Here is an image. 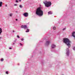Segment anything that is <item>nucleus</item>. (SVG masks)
Wrapping results in <instances>:
<instances>
[{"label": "nucleus", "instance_id": "f03ea898", "mask_svg": "<svg viewBox=\"0 0 75 75\" xmlns=\"http://www.w3.org/2000/svg\"><path fill=\"white\" fill-rule=\"evenodd\" d=\"M63 42L66 44L68 46L69 48H70L71 47V41L67 38H65L63 39Z\"/></svg>", "mask_w": 75, "mask_h": 75}, {"label": "nucleus", "instance_id": "a878e982", "mask_svg": "<svg viewBox=\"0 0 75 75\" xmlns=\"http://www.w3.org/2000/svg\"><path fill=\"white\" fill-rule=\"evenodd\" d=\"M16 3H18V1L17 0H16Z\"/></svg>", "mask_w": 75, "mask_h": 75}, {"label": "nucleus", "instance_id": "7c9ffc66", "mask_svg": "<svg viewBox=\"0 0 75 75\" xmlns=\"http://www.w3.org/2000/svg\"><path fill=\"white\" fill-rule=\"evenodd\" d=\"M16 21H18V19H16Z\"/></svg>", "mask_w": 75, "mask_h": 75}, {"label": "nucleus", "instance_id": "473e14b6", "mask_svg": "<svg viewBox=\"0 0 75 75\" xmlns=\"http://www.w3.org/2000/svg\"><path fill=\"white\" fill-rule=\"evenodd\" d=\"M14 32H15V31L14 30H13V33H14Z\"/></svg>", "mask_w": 75, "mask_h": 75}, {"label": "nucleus", "instance_id": "f8f14e48", "mask_svg": "<svg viewBox=\"0 0 75 75\" xmlns=\"http://www.w3.org/2000/svg\"><path fill=\"white\" fill-rule=\"evenodd\" d=\"M1 33H2V29H1V28H0V35H1Z\"/></svg>", "mask_w": 75, "mask_h": 75}, {"label": "nucleus", "instance_id": "cd10ccee", "mask_svg": "<svg viewBox=\"0 0 75 75\" xmlns=\"http://www.w3.org/2000/svg\"><path fill=\"white\" fill-rule=\"evenodd\" d=\"M9 49L10 50H11V49H12V48H11V47H10L9 48Z\"/></svg>", "mask_w": 75, "mask_h": 75}, {"label": "nucleus", "instance_id": "20e7f679", "mask_svg": "<svg viewBox=\"0 0 75 75\" xmlns=\"http://www.w3.org/2000/svg\"><path fill=\"white\" fill-rule=\"evenodd\" d=\"M66 54L67 57L69 56V48H67L66 50Z\"/></svg>", "mask_w": 75, "mask_h": 75}, {"label": "nucleus", "instance_id": "2eb2a0df", "mask_svg": "<svg viewBox=\"0 0 75 75\" xmlns=\"http://www.w3.org/2000/svg\"><path fill=\"white\" fill-rule=\"evenodd\" d=\"M19 7L20 8H22L23 7V6L21 5H19Z\"/></svg>", "mask_w": 75, "mask_h": 75}, {"label": "nucleus", "instance_id": "aec40b11", "mask_svg": "<svg viewBox=\"0 0 75 75\" xmlns=\"http://www.w3.org/2000/svg\"><path fill=\"white\" fill-rule=\"evenodd\" d=\"M21 41H24V38H23L21 39Z\"/></svg>", "mask_w": 75, "mask_h": 75}, {"label": "nucleus", "instance_id": "5701e85b", "mask_svg": "<svg viewBox=\"0 0 75 75\" xmlns=\"http://www.w3.org/2000/svg\"><path fill=\"white\" fill-rule=\"evenodd\" d=\"M6 74H8V71H6Z\"/></svg>", "mask_w": 75, "mask_h": 75}, {"label": "nucleus", "instance_id": "7ed1b4c3", "mask_svg": "<svg viewBox=\"0 0 75 75\" xmlns=\"http://www.w3.org/2000/svg\"><path fill=\"white\" fill-rule=\"evenodd\" d=\"M43 3L45 4V7H48L51 5V2L50 1H43Z\"/></svg>", "mask_w": 75, "mask_h": 75}, {"label": "nucleus", "instance_id": "bb28decb", "mask_svg": "<svg viewBox=\"0 0 75 75\" xmlns=\"http://www.w3.org/2000/svg\"><path fill=\"white\" fill-rule=\"evenodd\" d=\"M5 6L6 7H7V4L5 5Z\"/></svg>", "mask_w": 75, "mask_h": 75}, {"label": "nucleus", "instance_id": "1a4fd4ad", "mask_svg": "<svg viewBox=\"0 0 75 75\" xmlns=\"http://www.w3.org/2000/svg\"><path fill=\"white\" fill-rule=\"evenodd\" d=\"M13 14L12 13H11L8 14V16H10V17H12L13 16Z\"/></svg>", "mask_w": 75, "mask_h": 75}, {"label": "nucleus", "instance_id": "0eeeda50", "mask_svg": "<svg viewBox=\"0 0 75 75\" xmlns=\"http://www.w3.org/2000/svg\"><path fill=\"white\" fill-rule=\"evenodd\" d=\"M23 16H24L25 17H27L28 16V13L27 12L24 13L23 14Z\"/></svg>", "mask_w": 75, "mask_h": 75}, {"label": "nucleus", "instance_id": "f3484780", "mask_svg": "<svg viewBox=\"0 0 75 75\" xmlns=\"http://www.w3.org/2000/svg\"><path fill=\"white\" fill-rule=\"evenodd\" d=\"M66 30V28H64L62 30L63 31H65V30Z\"/></svg>", "mask_w": 75, "mask_h": 75}, {"label": "nucleus", "instance_id": "9d476101", "mask_svg": "<svg viewBox=\"0 0 75 75\" xmlns=\"http://www.w3.org/2000/svg\"><path fill=\"white\" fill-rule=\"evenodd\" d=\"M52 14V12L51 11L48 12V15H50V14Z\"/></svg>", "mask_w": 75, "mask_h": 75}, {"label": "nucleus", "instance_id": "f257e3e1", "mask_svg": "<svg viewBox=\"0 0 75 75\" xmlns=\"http://www.w3.org/2000/svg\"><path fill=\"white\" fill-rule=\"evenodd\" d=\"M36 14L39 16H43V11L42 10L40 7L37 9Z\"/></svg>", "mask_w": 75, "mask_h": 75}, {"label": "nucleus", "instance_id": "423d86ee", "mask_svg": "<svg viewBox=\"0 0 75 75\" xmlns=\"http://www.w3.org/2000/svg\"><path fill=\"white\" fill-rule=\"evenodd\" d=\"M51 43V42L50 40H48L46 41V43L45 44L46 46H48Z\"/></svg>", "mask_w": 75, "mask_h": 75}, {"label": "nucleus", "instance_id": "6ab92c4d", "mask_svg": "<svg viewBox=\"0 0 75 75\" xmlns=\"http://www.w3.org/2000/svg\"><path fill=\"white\" fill-rule=\"evenodd\" d=\"M26 33H28L29 32V29H27L26 31Z\"/></svg>", "mask_w": 75, "mask_h": 75}, {"label": "nucleus", "instance_id": "4be33fe9", "mask_svg": "<svg viewBox=\"0 0 75 75\" xmlns=\"http://www.w3.org/2000/svg\"><path fill=\"white\" fill-rule=\"evenodd\" d=\"M73 49L74 51H75V46L73 47Z\"/></svg>", "mask_w": 75, "mask_h": 75}, {"label": "nucleus", "instance_id": "9b49d317", "mask_svg": "<svg viewBox=\"0 0 75 75\" xmlns=\"http://www.w3.org/2000/svg\"><path fill=\"white\" fill-rule=\"evenodd\" d=\"M2 4H3V2L1 1L0 2V7L2 6Z\"/></svg>", "mask_w": 75, "mask_h": 75}, {"label": "nucleus", "instance_id": "dca6fc26", "mask_svg": "<svg viewBox=\"0 0 75 75\" xmlns=\"http://www.w3.org/2000/svg\"><path fill=\"white\" fill-rule=\"evenodd\" d=\"M17 38H20V36H19V35H18L17 36Z\"/></svg>", "mask_w": 75, "mask_h": 75}, {"label": "nucleus", "instance_id": "c756f323", "mask_svg": "<svg viewBox=\"0 0 75 75\" xmlns=\"http://www.w3.org/2000/svg\"><path fill=\"white\" fill-rule=\"evenodd\" d=\"M16 13H18V11H16Z\"/></svg>", "mask_w": 75, "mask_h": 75}, {"label": "nucleus", "instance_id": "393cba45", "mask_svg": "<svg viewBox=\"0 0 75 75\" xmlns=\"http://www.w3.org/2000/svg\"><path fill=\"white\" fill-rule=\"evenodd\" d=\"M20 45H21V46H22V45H23V44H22L21 43H20Z\"/></svg>", "mask_w": 75, "mask_h": 75}, {"label": "nucleus", "instance_id": "6e6552de", "mask_svg": "<svg viewBox=\"0 0 75 75\" xmlns=\"http://www.w3.org/2000/svg\"><path fill=\"white\" fill-rule=\"evenodd\" d=\"M51 47L52 48H55L56 47V45L54 44H52L51 45Z\"/></svg>", "mask_w": 75, "mask_h": 75}, {"label": "nucleus", "instance_id": "39448f33", "mask_svg": "<svg viewBox=\"0 0 75 75\" xmlns=\"http://www.w3.org/2000/svg\"><path fill=\"white\" fill-rule=\"evenodd\" d=\"M21 28H24L25 30H27L28 28L27 27V25H22L21 26Z\"/></svg>", "mask_w": 75, "mask_h": 75}, {"label": "nucleus", "instance_id": "4468645a", "mask_svg": "<svg viewBox=\"0 0 75 75\" xmlns=\"http://www.w3.org/2000/svg\"><path fill=\"white\" fill-rule=\"evenodd\" d=\"M17 39H15V40L13 41V42H16V41H17Z\"/></svg>", "mask_w": 75, "mask_h": 75}, {"label": "nucleus", "instance_id": "2f4dec72", "mask_svg": "<svg viewBox=\"0 0 75 75\" xmlns=\"http://www.w3.org/2000/svg\"><path fill=\"white\" fill-rule=\"evenodd\" d=\"M1 38H2L1 37H0V39H1Z\"/></svg>", "mask_w": 75, "mask_h": 75}, {"label": "nucleus", "instance_id": "c85d7f7f", "mask_svg": "<svg viewBox=\"0 0 75 75\" xmlns=\"http://www.w3.org/2000/svg\"><path fill=\"white\" fill-rule=\"evenodd\" d=\"M18 0L20 1V2H21V0Z\"/></svg>", "mask_w": 75, "mask_h": 75}, {"label": "nucleus", "instance_id": "b1692460", "mask_svg": "<svg viewBox=\"0 0 75 75\" xmlns=\"http://www.w3.org/2000/svg\"><path fill=\"white\" fill-rule=\"evenodd\" d=\"M14 6H17V4H14Z\"/></svg>", "mask_w": 75, "mask_h": 75}, {"label": "nucleus", "instance_id": "412c9836", "mask_svg": "<svg viewBox=\"0 0 75 75\" xmlns=\"http://www.w3.org/2000/svg\"><path fill=\"white\" fill-rule=\"evenodd\" d=\"M53 29L54 30H55V29H56V27H53Z\"/></svg>", "mask_w": 75, "mask_h": 75}, {"label": "nucleus", "instance_id": "a211bd4d", "mask_svg": "<svg viewBox=\"0 0 75 75\" xmlns=\"http://www.w3.org/2000/svg\"><path fill=\"white\" fill-rule=\"evenodd\" d=\"M15 45L16 43H15V42H13L12 45Z\"/></svg>", "mask_w": 75, "mask_h": 75}, {"label": "nucleus", "instance_id": "ddd939ff", "mask_svg": "<svg viewBox=\"0 0 75 75\" xmlns=\"http://www.w3.org/2000/svg\"><path fill=\"white\" fill-rule=\"evenodd\" d=\"M4 61V59L2 58L0 60V61H1V62H3Z\"/></svg>", "mask_w": 75, "mask_h": 75}]
</instances>
